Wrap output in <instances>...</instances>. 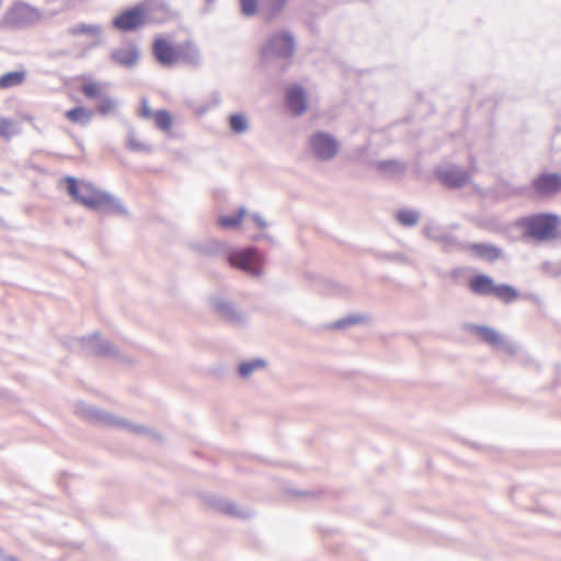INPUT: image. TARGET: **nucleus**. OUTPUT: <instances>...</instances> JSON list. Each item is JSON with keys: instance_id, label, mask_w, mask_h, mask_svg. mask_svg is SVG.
Returning <instances> with one entry per match:
<instances>
[{"instance_id": "393cba45", "label": "nucleus", "mask_w": 561, "mask_h": 561, "mask_svg": "<svg viewBox=\"0 0 561 561\" xmlns=\"http://www.w3.org/2000/svg\"><path fill=\"white\" fill-rule=\"evenodd\" d=\"M262 367H264V362H262V360H252V362L242 363L239 366V374L242 377H248L251 375L252 371H254L257 368H262Z\"/></svg>"}, {"instance_id": "ddd939ff", "label": "nucleus", "mask_w": 561, "mask_h": 561, "mask_svg": "<svg viewBox=\"0 0 561 561\" xmlns=\"http://www.w3.org/2000/svg\"><path fill=\"white\" fill-rule=\"evenodd\" d=\"M468 252L479 259L494 262L501 256V250L486 243H472L467 247Z\"/></svg>"}, {"instance_id": "412c9836", "label": "nucleus", "mask_w": 561, "mask_h": 561, "mask_svg": "<svg viewBox=\"0 0 561 561\" xmlns=\"http://www.w3.org/2000/svg\"><path fill=\"white\" fill-rule=\"evenodd\" d=\"M245 217V210L240 209L238 213L230 216H222L218 219V224L222 228H236L239 227Z\"/></svg>"}, {"instance_id": "bb28decb", "label": "nucleus", "mask_w": 561, "mask_h": 561, "mask_svg": "<svg viewBox=\"0 0 561 561\" xmlns=\"http://www.w3.org/2000/svg\"><path fill=\"white\" fill-rule=\"evenodd\" d=\"M71 34L79 35V34H95L99 32V27L95 25H87V24H80L71 28Z\"/></svg>"}, {"instance_id": "a211bd4d", "label": "nucleus", "mask_w": 561, "mask_h": 561, "mask_svg": "<svg viewBox=\"0 0 561 561\" xmlns=\"http://www.w3.org/2000/svg\"><path fill=\"white\" fill-rule=\"evenodd\" d=\"M26 78L25 71H10L0 76V90L10 89L23 84Z\"/></svg>"}, {"instance_id": "f257e3e1", "label": "nucleus", "mask_w": 561, "mask_h": 561, "mask_svg": "<svg viewBox=\"0 0 561 561\" xmlns=\"http://www.w3.org/2000/svg\"><path fill=\"white\" fill-rule=\"evenodd\" d=\"M523 238L537 242H549L561 238V216L537 213L520 217L516 221Z\"/></svg>"}, {"instance_id": "f3484780", "label": "nucleus", "mask_w": 561, "mask_h": 561, "mask_svg": "<svg viewBox=\"0 0 561 561\" xmlns=\"http://www.w3.org/2000/svg\"><path fill=\"white\" fill-rule=\"evenodd\" d=\"M93 116V112L84 106H76L65 112V117L72 124L87 125Z\"/></svg>"}, {"instance_id": "dca6fc26", "label": "nucleus", "mask_w": 561, "mask_h": 561, "mask_svg": "<svg viewBox=\"0 0 561 561\" xmlns=\"http://www.w3.org/2000/svg\"><path fill=\"white\" fill-rule=\"evenodd\" d=\"M112 59L117 65L131 67L138 60V51L134 47H123L112 54Z\"/></svg>"}, {"instance_id": "c85d7f7f", "label": "nucleus", "mask_w": 561, "mask_h": 561, "mask_svg": "<svg viewBox=\"0 0 561 561\" xmlns=\"http://www.w3.org/2000/svg\"><path fill=\"white\" fill-rule=\"evenodd\" d=\"M156 112H153L148 102L147 101H142L141 103V110H140V115L141 117L144 118H153V115H154Z\"/></svg>"}, {"instance_id": "a878e982", "label": "nucleus", "mask_w": 561, "mask_h": 561, "mask_svg": "<svg viewBox=\"0 0 561 561\" xmlns=\"http://www.w3.org/2000/svg\"><path fill=\"white\" fill-rule=\"evenodd\" d=\"M14 134L13 122L7 118L0 119V136L8 139Z\"/></svg>"}, {"instance_id": "9d476101", "label": "nucleus", "mask_w": 561, "mask_h": 561, "mask_svg": "<svg viewBox=\"0 0 561 561\" xmlns=\"http://www.w3.org/2000/svg\"><path fill=\"white\" fill-rule=\"evenodd\" d=\"M310 146L314 154L320 159H331L339 150L336 140L324 133L314 134L310 138Z\"/></svg>"}, {"instance_id": "7c9ffc66", "label": "nucleus", "mask_w": 561, "mask_h": 561, "mask_svg": "<svg viewBox=\"0 0 561 561\" xmlns=\"http://www.w3.org/2000/svg\"><path fill=\"white\" fill-rule=\"evenodd\" d=\"M253 219L260 228H265L266 225L260 217L255 216Z\"/></svg>"}, {"instance_id": "20e7f679", "label": "nucleus", "mask_w": 561, "mask_h": 561, "mask_svg": "<svg viewBox=\"0 0 561 561\" xmlns=\"http://www.w3.org/2000/svg\"><path fill=\"white\" fill-rule=\"evenodd\" d=\"M470 290L480 296L493 295L504 304H511L519 298V293L506 284H495L494 280L484 274H477L469 280Z\"/></svg>"}, {"instance_id": "0eeeda50", "label": "nucleus", "mask_w": 561, "mask_h": 561, "mask_svg": "<svg viewBox=\"0 0 561 561\" xmlns=\"http://www.w3.org/2000/svg\"><path fill=\"white\" fill-rule=\"evenodd\" d=\"M41 19V12L32 5L19 2L15 3L7 13V23L14 27H21L36 22Z\"/></svg>"}, {"instance_id": "1a4fd4ad", "label": "nucleus", "mask_w": 561, "mask_h": 561, "mask_svg": "<svg viewBox=\"0 0 561 561\" xmlns=\"http://www.w3.org/2000/svg\"><path fill=\"white\" fill-rule=\"evenodd\" d=\"M531 188L541 197H550L561 192V175L540 173L531 181Z\"/></svg>"}, {"instance_id": "5701e85b", "label": "nucleus", "mask_w": 561, "mask_h": 561, "mask_svg": "<svg viewBox=\"0 0 561 561\" xmlns=\"http://www.w3.org/2000/svg\"><path fill=\"white\" fill-rule=\"evenodd\" d=\"M397 219L403 226H414L419 220V215L413 210L403 209L398 211Z\"/></svg>"}, {"instance_id": "cd10ccee", "label": "nucleus", "mask_w": 561, "mask_h": 561, "mask_svg": "<svg viewBox=\"0 0 561 561\" xmlns=\"http://www.w3.org/2000/svg\"><path fill=\"white\" fill-rule=\"evenodd\" d=\"M242 12L245 15H253L257 9V0H240Z\"/></svg>"}, {"instance_id": "6e6552de", "label": "nucleus", "mask_w": 561, "mask_h": 561, "mask_svg": "<svg viewBox=\"0 0 561 561\" xmlns=\"http://www.w3.org/2000/svg\"><path fill=\"white\" fill-rule=\"evenodd\" d=\"M294 38L287 33H279L271 37L263 54L273 58H289L294 54Z\"/></svg>"}, {"instance_id": "39448f33", "label": "nucleus", "mask_w": 561, "mask_h": 561, "mask_svg": "<svg viewBox=\"0 0 561 561\" xmlns=\"http://www.w3.org/2000/svg\"><path fill=\"white\" fill-rule=\"evenodd\" d=\"M148 21V10L144 4L122 11L113 20V26L122 32H131L142 27Z\"/></svg>"}, {"instance_id": "4468645a", "label": "nucleus", "mask_w": 561, "mask_h": 561, "mask_svg": "<svg viewBox=\"0 0 561 561\" xmlns=\"http://www.w3.org/2000/svg\"><path fill=\"white\" fill-rule=\"evenodd\" d=\"M469 331L477 335L481 341L491 345L500 346L502 344V337L499 332L486 325L470 324Z\"/></svg>"}, {"instance_id": "b1692460", "label": "nucleus", "mask_w": 561, "mask_h": 561, "mask_svg": "<svg viewBox=\"0 0 561 561\" xmlns=\"http://www.w3.org/2000/svg\"><path fill=\"white\" fill-rule=\"evenodd\" d=\"M127 148L131 151L137 152H149L151 150L150 146L131 135L127 140Z\"/></svg>"}, {"instance_id": "c756f323", "label": "nucleus", "mask_w": 561, "mask_h": 561, "mask_svg": "<svg viewBox=\"0 0 561 561\" xmlns=\"http://www.w3.org/2000/svg\"><path fill=\"white\" fill-rule=\"evenodd\" d=\"M380 169L381 170H392V171H396V172H401L402 171V167L397 163V162H382L380 164Z\"/></svg>"}, {"instance_id": "4be33fe9", "label": "nucleus", "mask_w": 561, "mask_h": 561, "mask_svg": "<svg viewBox=\"0 0 561 561\" xmlns=\"http://www.w3.org/2000/svg\"><path fill=\"white\" fill-rule=\"evenodd\" d=\"M230 128L237 133H244L248 128L247 118L242 114H233L229 119Z\"/></svg>"}, {"instance_id": "7ed1b4c3", "label": "nucleus", "mask_w": 561, "mask_h": 561, "mask_svg": "<svg viewBox=\"0 0 561 561\" xmlns=\"http://www.w3.org/2000/svg\"><path fill=\"white\" fill-rule=\"evenodd\" d=\"M153 54L157 60L165 66L178 62L195 64L197 60V51L191 43L187 42L173 46L163 37L154 39Z\"/></svg>"}, {"instance_id": "f03ea898", "label": "nucleus", "mask_w": 561, "mask_h": 561, "mask_svg": "<svg viewBox=\"0 0 561 561\" xmlns=\"http://www.w3.org/2000/svg\"><path fill=\"white\" fill-rule=\"evenodd\" d=\"M68 194L78 203L90 209H105L114 206L111 195L100 191L93 184L67 178Z\"/></svg>"}, {"instance_id": "aec40b11", "label": "nucleus", "mask_w": 561, "mask_h": 561, "mask_svg": "<svg viewBox=\"0 0 561 561\" xmlns=\"http://www.w3.org/2000/svg\"><path fill=\"white\" fill-rule=\"evenodd\" d=\"M115 110H116V102L114 99L106 96L104 94L98 99L96 112L100 115H103V116L110 115V114L114 113Z\"/></svg>"}, {"instance_id": "9b49d317", "label": "nucleus", "mask_w": 561, "mask_h": 561, "mask_svg": "<svg viewBox=\"0 0 561 561\" xmlns=\"http://www.w3.org/2000/svg\"><path fill=\"white\" fill-rule=\"evenodd\" d=\"M286 105L291 113L300 115L307 110V96L299 85H293L286 91Z\"/></svg>"}, {"instance_id": "f8f14e48", "label": "nucleus", "mask_w": 561, "mask_h": 561, "mask_svg": "<svg viewBox=\"0 0 561 561\" xmlns=\"http://www.w3.org/2000/svg\"><path fill=\"white\" fill-rule=\"evenodd\" d=\"M437 176L439 181L448 187H460L469 180V174L458 169L438 170Z\"/></svg>"}, {"instance_id": "2f4dec72", "label": "nucleus", "mask_w": 561, "mask_h": 561, "mask_svg": "<svg viewBox=\"0 0 561 561\" xmlns=\"http://www.w3.org/2000/svg\"><path fill=\"white\" fill-rule=\"evenodd\" d=\"M208 2H213L214 0H207Z\"/></svg>"}, {"instance_id": "6ab92c4d", "label": "nucleus", "mask_w": 561, "mask_h": 561, "mask_svg": "<svg viewBox=\"0 0 561 561\" xmlns=\"http://www.w3.org/2000/svg\"><path fill=\"white\" fill-rule=\"evenodd\" d=\"M153 121L157 128L164 133H169L172 128L173 117L171 113L165 110L157 111L153 115Z\"/></svg>"}, {"instance_id": "423d86ee", "label": "nucleus", "mask_w": 561, "mask_h": 561, "mask_svg": "<svg viewBox=\"0 0 561 561\" xmlns=\"http://www.w3.org/2000/svg\"><path fill=\"white\" fill-rule=\"evenodd\" d=\"M229 263L233 267L257 275L260 273L261 257L256 250L248 248L231 252Z\"/></svg>"}, {"instance_id": "2eb2a0df", "label": "nucleus", "mask_w": 561, "mask_h": 561, "mask_svg": "<svg viewBox=\"0 0 561 561\" xmlns=\"http://www.w3.org/2000/svg\"><path fill=\"white\" fill-rule=\"evenodd\" d=\"M80 81V92L87 98L91 100H98L104 93V84L94 81L90 77L81 76L78 78Z\"/></svg>"}]
</instances>
